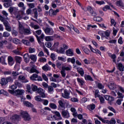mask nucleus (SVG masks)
Instances as JSON below:
<instances>
[{"label": "nucleus", "instance_id": "obj_39", "mask_svg": "<svg viewBox=\"0 0 124 124\" xmlns=\"http://www.w3.org/2000/svg\"><path fill=\"white\" fill-rule=\"evenodd\" d=\"M105 33V38L106 39H108V37L110 36V31L107 30L104 32Z\"/></svg>", "mask_w": 124, "mask_h": 124}, {"label": "nucleus", "instance_id": "obj_44", "mask_svg": "<svg viewBox=\"0 0 124 124\" xmlns=\"http://www.w3.org/2000/svg\"><path fill=\"white\" fill-rule=\"evenodd\" d=\"M10 36V33L7 31H5L3 33V37H9Z\"/></svg>", "mask_w": 124, "mask_h": 124}, {"label": "nucleus", "instance_id": "obj_8", "mask_svg": "<svg viewBox=\"0 0 124 124\" xmlns=\"http://www.w3.org/2000/svg\"><path fill=\"white\" fill-rule=\"evenodd\" d=\"M24 15H26V14H25L24 11H19V13L17 14L16 16V18L17 19V20H22L23 19V16Z\"/></svg>", "mask_w": 124, "mask_h": 124}, {"label": "nucleus", "instance_id": "obj_36", "mask_svg": "<svg viewBox=\"0 0 124 124\" xmlns=\"http://www.w3.org/2000/svg\"><path fill=\"white\" fill-rule=\"evenodd\" d=\"M33 11L34 12V18L35 19H37V17H38V12H37V8H34L33 9Z\"/></svg>", "mask_w": 124, "mask_h": 124}, {"label": "nucleus", "instance_id": "obj_56", "mask_svg": "<svg viewBox=\"0 0 124 124\" xmlns=\"http://www.w3.org/2000/svg\"><path fill=\"white\" fill-rule=\"evenodd\" d=\"M60 72L62 76L63 77V78H64V77L66 76V73L65 72V71H64L62 69Z\"/></svg>", "mask_w": 124, "mask_h": 124}, {"label": "nucleus", "instance_id": "obj_63", "mask_svg": "<svg viewBox=\"0 0 124 124\" xmlns=\"http://www.w3.org/2000/svg\"><path fill=\"white\" fill-rule=\"evenodd\" d=\"M58 47H59V42H56L54 43V44L52 46L53 49H57Z\"/></svg>", "mask_w": 124, "mask_h": 124}, {"label": "nucleus", "instance_id": "obj_60", "mask_svg": "<svg viewBox=\"0 0 124 124\" xmlns=\"http://www.w3.org/2000/svg\"><path fill=\"white\" fill-rule=\"evenodd\" d=\"M56 116H57V117H58L59 118V120H62V116H61V113H60L58 111H56L55 113Z\"/></svg>", "mask_w": 124, "mask_h": 124}, {"label": "nucleus", "instance_id": "obj_16", "mask_svg": "<svg viewBox=\"0 0 124 124\" xmlns=\"http://www.w3.org/2000/svg\"><path fill=\"white\" fill-rule=\"evenodd\" d=\"M66 55L69 57H72V56H74V51L72 49L70 48L66 51Z\"/></svg>", "mask_w": 124, "mask_h": 124}, {"label": "nucleus", "instance_id": "obj_5", "mask_svg": "<svg viewBox=\"0 0 124 124\" xmlns=\"http://www.w3.org/2000/svg\"><path fill=\"white\" fill-rule=\"evenodd\" d=\"M30 79L32 80V81H43L42 78L36 74H33L30 77Z\"/></svg>", "mask_w": 124, "mask_h": 124}, {"label": "nucleus", "instance_id": "obj_49", "mask_svg": "<svg viewBox=\"0 0 124 124\" xmlns=\"http://www.w3.org/2000/svg\"><path fill=\"white\" fill-rule=\"evenodd\" d=\"M5 79H6L7 83H8V82H10L11 83H12V82H13V79L11 77H7Z\"/></svg>", "mask_w": 124, "mask_h": 124}, {"label": "nucleus", "instance_id": "obj_55", "mask_svg": "<svg viewBox=\"0 0 124 124\" xmlns=\"http://www.w3.org/2000/svg\"><path fill=\"white\" fill-rule=\"evenodd\" d=\"M42 77L46 82H48V77L45 74H42Z\"/></svg>", "mask_w": 124, "mask_h": 124}, {"label": "nucleus", "instance_id": "obj_30", "mask_svg": "<svg viewBox=\"0 0 124 124\" xmlns=\"http://www.w3.org/2000/svg\"><path fill=\"white\" fill-rule=\"evenodd\" d=\"M30 58L31 60V61L34 62H36V60H37V57L35 55H33V54L30 55Z\"/></svg>", "mask_w": 124, "mask_h": 124}, {"label": "nucleus", "instance_id": "obj_51", "mask_svg": "<svg viewBox=\"0 0 124 124\" xmlns=\"http://www.w3.org/2000/svg\"><path fill=\"white\" fill-rule=\"evenodd\" d=\"M117 98H121V99H123L124 98V94H123L121 92H118L117 93Z\"/></svg>", "mask_w": 124, "mask_h": 124}, {"label": "nucleus", "instance_id": "obj_7", "mask_svg": "<svg viewBox=\"0 0 124 124\" xmlns=\"http://www.w3.org/2000/svg\"><path fill=\"white\" fill-rule=\"evenodd\" d=\"M58 12H60V9H57L55 11H54L53 9H51L48 11V14L50 17H54L58 14Z\"/></svg>", "mask_w": 124, "mask_h": 124}, {"label": "nucleus", "instance_id": "obj_59", "mask_svg": "<svg viewBox=\"0 0 124 124\" xmlns=\"http://www.w3.org/2000/svg\"><path fill=\"white\" fill-rule=\"evenodd\" d=\"M12 34H13V35H15V36H17V35H18V31L15 30H13L12 31Z\"/></svg>", "mask_w": 124, "mask_h": 124}, {"label": "nucleus", "instance_id": "obj_20", "mask_svg": "<svg viewBox=\"0 0 124 124\" xmlns=\"http://www.w3.org/2000/svg\"><path fill=\"white\" fill-rule=\"evenodd\" d=\"M72 69V67H71V65L69 66H64V65H62V70H64V71H70V70H71V69Z\"/></svg>", "mask_w": 124, "mask_h": 124}, {"label": "nucleus", "instance_id": "obj_3", "mask_svg": "<svg viewBox=\"0 0 124 124\" xmlns=\"http://www.w3.org/2000/svg\"><path fill=\"white\" fill-rule=\"evenodd\" d=\"M95 117H96V118H98V119H99L100 121L102 122V123H104V124H116V120H115L114 118H112L111 120L109 121V120H105L97 115H96Z\"/></svg>", "mask_w": 124, "mask_h": 124}, {"label": "nucleus", "instance_id": "obj_21", "mask_svg": "<svg viewBox=\"0 0 124 124\" xmlns=\"http://www.w3.org/2000/svg\"><path fill=\"white\" fill-rule=\"evenodd\" d=\"M23 58L24 59V61L26 63H28L30 62V56L29 54L26 53L23 55Z\"/></svg>", "mask_w": 124, "mask_h": 124}, {"label": "nucleus", "instance_id": "obj_23", "mask_svg": "<svg viewBox=\"0 0 124 124\" xmlns=\"http://www.w3.org/2000/svg\"><path fill=\"white\" fill-rule=\"evenodd\" d=\"M42 68L43 70H44V71L46 72L51 70V68H50V66H49V65H48V64H46V65L43 66Z\"/></svg>", "mask_w": 124, "mask_h": 124}, {"label": "nucleus", "instance_id": "obj_46", "mask_svg": "<svg viewBox=\"0 0 124 124\" xmlns=\"http://www.w3.org/2000/svg\"><path fill=\"white\" fill-rule=\"evenodd\" d=\"M42 102L43 104L45 105V106H47L49 103V101H48L47 99H43Z\"/></svg>", "mask_w": 124, "mask_h": 124}, {"label": "nucleus", "instance_id": "obj_32", "mask_svg": "<svg viewBox=\"0 0 124 124\" xmlns=\"http://www.w3.org/2000/svg\"><path fill=\"white\" fill-rule=\"evenodd\" d=\"M77 81L78 82V84L80 85V86H84V84L85 83V82H84L83 80L78 78H77Z\"/></svg>", "mask_w": 124, "mask_h": 124}, {"label": "nucleus", "instance_id": "obj_27", "mask_svg": "<svg viewBox=\"0 0 124 124\" xmlns=\"http://www.w3.org/2000/svg\"><path fill=\"white\" fill-rule=\"evenodd\" d=\"M21 48H17L16 49L13 50V53L16 55H21Z\"/></svg>", "mask_w": 124, "mask_h": 124}, {"label": "nucleus", "instance_id": "obj_43", "mask_svg": "<svg viewBox=\"0 0 124 124\" xmlns=\"http://www.w3.org/2000/svg\"><path fill=\"white\" fill-rule=\"evenodd\" d=\"M114 100H115V98L112 96L109 95L108 103H109V104H111V103H112V102L114 101Z\"/></svg>", "mask_w": 124, "mask_h": 124}, {"label": "nucleus", "instance_id": "obj_38", "mask_svg": "<svg viewBox=\"0 0 124 124\" xmlns=\"http://www.w3.org/2000/svg\"><path fill=\"white\" fill-rule=\"evenodd\" d=\"M0 94H4V95H6V96H9V94H8V93H7V92H6L3 90H0Z\"/></svg>", "mask_w": 124, "mask_h": 124}, {"label": "nucleus", "instance_id": "obj_34", "mask_svg": "<svg viewBox=\"0 0 124 124\" xmlns=\"http://www.w3.org/2000/svg\"><path fill=\"white\" fill-rule=\"evenodd\" d=\"M87 108L90 110V111H92V110H94V109H95V105L93 104L90 105H88L87 106Z\"/></svg>", "mask_w": 124, "mask_h": 124}, {"label": "nucleus", "instance_id": "obj_4", "mask_svg": "<svg viewBox=\"0 0 124 124\" xmlns=\"http://www.w3.org/2000/svg\"><path fill=\"white\" fill-rule=\"evenodd\" d=\"M20 116L24 119L25 121H30L31 120V117H30V115L27 111H24L23 110H21L20 111Z\"/></svg>", "mask_w": 124, "mask_h": 124}, {"label": "nucleus", "instance_id": "obj_62", "mask_svg": "<svg viewBox=\"0 0 124 124\" xmlns=\"http://www.w3.org/2000/svg\"><path fill=\"white\" fill-rule=\"evenodd\" d=\"M45 45L47 48H51V47H52V43L50 42L46 43Z\"/></svg>", "mask_w": 124, "mask_h": 124}, {"label": "nucleus", "instance_id": "obj_6", "mask_svg": "<svg viewBox=\"0 0 124 124\" xmlns=\"http://www.w3.org/2000/svg\"><path fill=\"white\" fill-rule=\"evenodd\" d=\"M10 120L12 123H17V122H19L21 120V117L18 114H14L10 117Z\"/></svg>", "mask_w": 124, "mask_h": 124}, {"label": "nucleus", "instance_id": "obj_53", "mask_svg": "<svg viewBox=\"0 0 124 124\" xmlns=\"http://www.w3.org/2000/svg\"><path fill=\"white\" fill-rule=\"evenodd\" d=\"M35 100H36V101H38L39 102H42L43 99H41L40 96H36L35 97Z\"/></svg>", "mask_w": 124, "mask_h": 124}, {"label": "nucleus", "instance_id": "obj_41", "mask_svg": "<svg viewBox=\"0 0 124 124\" xmlns=\"http://www.w3.org/2000/svg\"><path fill=\"white\" fill-rule=\"evenodd\" d=\"M21 42H22V43H23V44H25V45H27V46H30L31 44L30 41H28V40H22Z\"/></svg>", "mask_w": 124, "mask_h": 124}, {"label": "nucleus", "instance_id": "obj_37", "mask_svg": "<svg viewBox=\"0 0 124 124\" xmlns=\"http://www.w3.org/2000/svg\"><path fill=\"white\" fill-rule=\"evenodd\" d=\"M15 60L16 62H17V63H21V62H22V57L19 56H16Z\"/></svg>", "mask_w": 124, "mask_h": 124}, {"label": "nucleus", "instance_id": "obj_35", "mask_svg": "<svg viewBox=\"0 0 124 124\" xmlns=\"http://www.w3.org/2000/svg\"><path fill=\"white\" fill-rule=\"evenodd\" d=\"M47 92L49 93H54V88L52 86H48L47 87Z\"/></svg>", "mask_w": 124, "mask_h": 124}, {"label": "nucleus", "instance_id": "obj_45", "mask_svg": "<svg viewBox=\"0 0 124 124\" xmlns=\"http://www.w3.org/2000/svg\"><path fill=\"white\" fill-rule=\"evenodd\" d=\"M38 62H47V59L46 58L42 57L39 58Z\"/></svg>", "mask_w": 124, "mask_h": 124}, {"label": "nucleus", "instance_id": "obj_11", "mask_svg": "<svg viewBox=\"0 0 124 124\" xmlns=\"http://www.w3.org/2000/svg\"><path fill=\"white\" fill-rule=\"evenodd\" d=\"M17 80L22 82V83H28V82H29V80L26 79V77L23 75H20L18 77Z\"/></svg>", "mask_w": 124, "mask_h": 124}, {"label": "nucleus", "instance_id": "obj_64", "mask_svg": "<svg viewBox=\"0 0 124 124\" xmlns=\"http://www.w3.org/2000/svg\"><path fill=\"white\" fill-rule=\"evenodd\" d=\"M118 67H119V70L120 71H123V64L122 63H118Z\"/></svg>", "mask_w": 124, "mask_h": 124}, {"label": "nucleus", "instance_id": "obj_26", "mask_svg": "<svg viewBox=\"0 0 124 124\" xmlns=\"http://www.w3.org/2000/svg\"><path fill=\"white\" fill-rule=\"evenodd\" d=\"M81 48H82L83 52H84V53H85L86 54V55H89V54H90V53H91V50H90V49H89V48L85 47L84 46H81Z\"/></svg>", "mask_w": 124, "mask_h": 124}, {"label": "nucleus", "instance_id": "obj_2", "mask_svg": "<svg viewBox=\"0 0 124 124\" xmlns=\"http://www.w3.org/2000/svg\"><path fill=\"white\" fill-rule=\"evenodd\" d=\"M34 62H31L30 63V67H27L25 68V70H27L29 73H36L37 74H39V72L38 70H36V66L33 64Z\"/></svg>", "mask_w": 124, "mask_h": 124}, {"label": "nucleus", "instance_id": "obj_61", "mask_svg": "<svg viewBox=\"0 0 124 124\" xmlns=\"http://www.w3.org/2000/svg\"><path fill=\"white\" fill-rule=\"evenodd\" d=\"M2 14H3L5 18H6V19H7V16H8V13H7L6 11H2Z\"/></svg>", "mask_w": 124, "mask_h": 124}, {"label": "nucleus", "instance_id": "obj_22", "mask_svg": "<svg viewBox=\"0 0 124 124\" xmlns=\"http://www.w3.org/2000/svg\"><path fill=\"white\" fill-rule=\"evenodd\" d=\"M77 71L79 74H80V76L81 77H83L84 76V74H85V72L84 71V70L82 68H77Z\"/></svg>", "mask_w": 124, "mask_h": 124}, {"label": "nucleus", "instance_id": "obj_13", "mask_svg": "<svg viewBox=\"0 0 124 124\" xmlns=\"http://www.w3.org/2000/svg\"><path fill=\"white\" fill-rule=\"evenodd\" d=\"M4 2H5L4 3L3 5L6 8H7L12 5V0H5Z\"/></svg>", "mask_w": 124, "mask_h": 124}, {"label": "nucleus", "instance_id": "obj_50", "mask_svg": "<svg viewBox=\"0 0 124 124\" xmlns=\"http://www.w3.org/2000/svg\"><path fill=\"white\" fill-rule=\"evenodd\" d=\"M6 17H4L3 16L0 15V21L1 22H3V25H4V22H7V21L5 20L6 19Z\"/></svg>", "mask_w": 124, "mask_h": 124}, {"label": "nucleus", "instance_id": "obj_47", "mask_svg": "<svg viewBox=\"0 0 124 124\" xmlns=\"http://www.w3.org/2000/svg\"><path fill=\"white\" fill-rule=\"evenodd\" d=\"M98 97H99V99L100 101V103L101 104H103V103H104V98L101 96H100V95H98Z\"/></svg>", "mask_w": 124, "mask_h": 124}, {"label": "nucleus", "instance_id": "obj_33", "mask_svg": "<svg viewBox=\"0 0 124 124\" xmlns=\"http://www.w3.org/2000/svg\"><path fill=\"white\" fill-rule=\"evenodd\" d=\"M49 106L50 108L53 109V110H56V109L57 108V105L53 103H50L49 105Z\"/></svg>", "mask_w": 124, "mask_h": 124}, {"label": "nucleus", "instance_id": "obj_25", "mask_svg": "<svg viewBox=\"0 0 124 124\" xmlns=\"http://www.w3.org/2000/svg\"><path fill=\"white\" fill-rule=\"evenodd\" d=\"M62 115L64 118H66L67 119L69 118V113L65 110H63L62 111Z\"/></svg>", "mask_w": 124, "mask_h": 124}, {"label": "nucleus", "instance_id": "obj_52", "mask_svg": "<svg viewBox=\"0 0 124 124\" xmlns=\"http://www.w3.org/2000/svg\"><path fill=\"white\" fill-rule=\"evenodd\" d=\"M116 5H117V6H122V7L124 6L123 1L121 0L117 1Z\"/></svg>", "mask_w": 124, "mask_h": 124}, {"label": "nucleus", "instance_id": "obj_14", "mask_svg": "<svg viewBox=\"0 0 124 124\" xmlns=\"http://www.w3.org/2000/svg\"><path fill=\"white\" fill-rule=\"evenodd\" d=\"M4 26L5 27L6 31H11L12 28L10 26V24H9L8 21H4Z\"/></svg>", "mask_w": 124, "mask_h": 124}, {"label": "nucleus", "instance_id": "obj_17", "mask_svg": "<svg viewBox=\"0 0 124 124\" xmlns=\"http://www.w3.org/2000/svg\"><path fill=\"white\" fill-rule=\"evenodd\" d=\"M108 57H109L110 58H111V59H112V62H114V63H115L116 64H117V62H116V59H117V56L116 55V54H112V53H109L108 54Z\"/></svg>", "mask_w": 124, "mask_h": 124}, {"label": "nucleus", "instance_id": "obj_19", "mask_svg": "<svg viewBox=\"0 0 124 124\" xmlns=\"http://www.w3.org/2000/svg\"><path fill=\"white\" fill-rule=\"evenodd\" d=\"M16 95H22L23 93H25V91L23 90L17 89L15 91Z\"/></svg>", "mask_w": 124, "mask_h": 124}, {"label": "nucleus", "instance_id": "obj_24", "mask_svg": "<svg viewBox=\"0 0 124 124\" xmlns=\"http://www.w3.org/2000/svg\"><path fill=\"white\" fill-rule=\"evenodd\" d=\"M67 62H71L73 64H74L76 62V60L75 57H72V58H69L67 59Z\"/></svg>", "mask_w": 124, "mask_h": 124}, {"label": "nucleus", "instance_id": "obj_18", "mask_svg": "<svg viewBox=\"0 0 124 124\" xmlns=\"http://www.w3.org/2000/svg\"><path fill=\"white\" fill-rule=\"evenodd\" d=\"M52 31H53L52 29L47 27L46 28V29H45L44 31L46 34H48L49 35H52V34H53Z\"/></svg>", "mask_w": 124, "mask_h": 124}, {"label": "nucleus", "instance_id": "obj_1", "mask_svg": "<svg viewBox=\"0 0 124 124\" xmlns=\"http://www.w3.org/2000/svg\"><path fill=\"white\" fill-rule=\"evenodd\" d=\"M19 31L20 33L21 34H24L25 35H29V34H31V31L30 29H26L23 26V25L21 24L20 21H18Z\"/></svg>", "mask_w": 124, "mask_h": 124}, {"label": "nucleus", "instance_id": "obj_48", "mask_svg": "<svg viewBox=\"0 0 124 124\" xmlns=\"http://www.w3.org/2000/svg\"><path fill=\"white\" fill-rule=\"evenodd\" d=\"M31 89L33 92H36L38 88H37V86L36 85L34 84H31Z\"/></svg>", "mask_w": 124, "mask_h": 124}, {"label": "nucleus", "instance_id": "obj_12", "mask_svg": "<svg viewBox=\"0 0 124 124\" xmlns=\"http://www.w3.org/2000/svg\"><path fill=\"white\" fill-rule=\"evenodd\" d=\"M15 62V61H14V59H13V57L11 56H9L8 57V63L9 65L10 66H12L14 64V63Z\"/></svg>", "mask_w": 124, "mask_h": 124}, {"label": "nucleus", "instance_id": "obj_57", "mask_svg": "<svg viewBox=\"0 0 124 124\" xmlns=\"http://www.w3.org/2000/svg\"><path fill=\"white\" fill-rule=\"evenodd\" d=\"M42 86H43L44 89H47L48 88V87H49V86H48V84L45 82H42Z\"/></svg>", "mask_w": 124, "mask_h": 124}, {"label": "nucleus", "instance_id": "obj_54", "mask_svg": "<svg viewBox=\"0 0 124 124\" xmlns=\"http://www.w3.org/2000/svg\"><path fill=\"white\" fill-rule=\"evenodd\" d=\"M97 86L98 89H99V90H102V89H104V86H103L102 84L100 83H98L97 84Z\"/></svg>", "mask_w": 124, "mask_h": 124}, {"label": "nucleus", "instance_id": "obj_58", "mask_svg": "<svg viewBox=\"0 0 124 124\" xmlns=\"http://www.w3.org/2000/svg\"><path fill=\"white\" fill-rule=\"evenodd\" d=\"M29 52L30 54L34 53V52H35V48L30 47L29 49Z\"/></svg>", "mask_w": 124, "mask_h": 124}, {"label": "nucleus", "instance_id": "obj_15", "mask_svg": "<svg viewBox=\"0 0 124 124\" xmlns=\"http://www.w3.org/2000/svg\"><path fill=\"white\" fill-rule=\"evenodd\" d=\"M35 36L37 38L39 44H42V42H41V39H43V38H44V34H41L40 36H38V35L36 34H35Z\"/></svg>", "mask_w": 124, "mask_h": 124}, {"label": "nucleus", "instance_id": "obj_40", "mask_svg": "<svg viewBox=\"0 0 124 124\" xmlns=\"http://www.w3.org/2000/svg\"><path fill=\"white\" fill-rule=\"evenodd\" d=\"M46 41H53L54 38L51 36H47L45 37Z\"/></svg>", "mask_w": 124, "mask_h": 124}, {"label": "nucleus", "instance_id": "obj_31", "mask_svg": "<svg viewBox=\"0 0 124 124\" xmlns=\"http://www.w3.org/2000/svg\"><path fill=\"white\" fill-rule=\"evenodd\" d=\"M58 103L59 104L58 106V108L60 109V108H65V107L64 106V104H63V102H62V101L59 100L58 101Z\"/></svg>", "mask_w": 124, "mask_h": 124}, {"label": "nucleus", "instance_id": "obj_29", "mask_svg": "<svg viewBox=\"0 0 124 124\" xmlns=\"http://www.w3.org/2000/svg\"><path fill=\"white\" fill-rule=\"evenodd\" d=\"M85 79L88 81H91V82H93V79L90 75H85L84 76Z\"/></svg>", "mask_w": 124, "mask_h": 124}, {"label": "nucleus", "instance_id": "obj_10", "mask_svg": "<svg viewBox=\"0 0 124 124\" xmlns=\"http://www.w3.org/2000/svg\"><path fill=\"white\" fill-rule=\"evenodd\" d=\"M70 94V93L68 92V91L67 90L65 89L64 90V93H62V95L63 98H66L67 99H68V98H70V96H69V95Z\"/></svg>", "mask_w": 124, "mask_h": 124}, {"label": "nucleus", "instance_id": "obj_28", "mask_svg": "<svg viewBox=\"0 0 124 124\" xmlns=\"http://www.w3.org/2000/svg\"><path fill=\"white\" fill-rule=\"evenodd\" d=\"M0 84H1V86H5L7 84L6 78H2L0 80Z\"/></svg>", "mask_w": 124, "mask_h": 124}, {"label": "nucleus", "instance_id": "obj_42", "mask_svg": "<svg viewBox=\"0 0 124 124\" xmlns=\"http://www.w3.org/2000/svg\"><path fill=\"white\" fill-rule=\"evenodd\" d=\"M24 105H25V106H27V107H32L33 106L32 104H31V103L28 101L24 102Z\"/></svg>", "mask_w": 124, "mask_h": 124}, {"label": "nucleus", "instance_id": "obj_9", "mask_svg": "<svg viewBox=\"0 0 124 124\" xmlns=\"http://www.w3.org/2000/svg\"><path fill=\"white\" fill-rule=\"evenodd\" d=\"M107 86L108 87L110 90L114 91V90L118 89V87H119V85H117V84H116V83L114 82H110L109 84L107 85Z\"/></svg>", "mask_w": 124, "mask_h": 124}]
</instances>
